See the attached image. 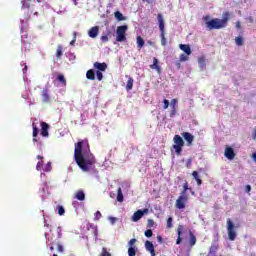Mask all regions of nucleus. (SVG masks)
Here are the masks:
<instances>
[{
  "mask_svg": "<svg viewBox=\"0 0 256 256\" xmlns=\"http://www.w3.org/2000/svg\"><path fill=\"white\" fill-rule=\"evenodd\" d=\"M199 65L202 67H205V58H200L199 59Z\"/></svg>",
  "mask_w": 256,
  "mask_h": 256,
  "instance_id": "obj_49",
  "label": "nucleus"
},
{
  "mask_svg": "<svg viewBox=\"0 0 256 256\" xmlns=\"http://www.w3.org/2000/svg\"><path fill=\"white\" fill-rule=\"evenodd\" d=\"M145 249H146V251H148L151 254V256H155L156 255L155 254V246L153 245V242L147 240L145 242Z\"/></svg>",
  "mask_w": 256,
  "mask_h": 256,
  "instance_id": "obj_12",
  "label": "nucleus"
},
{
  "mask_svg": "<svg viewBox=\"0 0 256 256\" xmlns=\"http://www.w3.org/2000/svg\"><path fill=\"white\" fill-rule=\"evenodd\" d=\"M173 227V217H169L167 219V229H171Z\"/></svg>",
  "mask_w": 256,
  "mask_h": 256,
  "instance_id": "obj_36",
  "label": "nucleus"
},
{
  "mask_svg": "<svg viewBox=\"0 0 256 256\" xmlns=\"http://www.w3.org/2000/svg\"><path fill=\"white\" fill-rule=\"evenodd\" d=\"M150 69H155L157 73H161V66L159 65V59L153 58V64L150 65Z\"/></svg>",
  "mask_w": 256,
  "mask_h": 256,
  "instance_id": "obj_14",
  "label": "nucleus"
},
{
  "mask_svg": "<svg viewBox=\"0 0 256 256\" xmlns=\"http://www.w3.org/2000/svg\"><path fill=\"white\" fill-rule=\"evenodd\" d=\"M252 138L254 139V141H256V128L254 129V133L252 135Z\"/></svg>",
  "mask_w": 256,
  "mask_h": 256,
  "instance_id": "obj_53",
  "label": "nucleus"
},
{
  "mask_svg": "<svg viewBox=\"0 0 256 256\" xmlns=\"http://www.w3.org/2000/svg\"><path fill=\"white\" fill-rule=\"evenodd\" d=\"M226 228L229 241H235V239H237V226H235L230 218L226 221Z\"/></svg>",
  "mask_w": 256,
  "mask_h": 256,
  "instance_id": "obj_5",
  "label": "nucleus"
},
{
  "mask_svg": "<svg viewBox=\"0 0 256 256\" xmlns=\"http://www.w3.org/2000/svg\"><path fill=\"white\" fill-rule=\"evenodd\" d=\"M44 171H51V162H48Z\"/></svg>",
  "mask_w": 256,
  "mask_h": 256,
  "instance_id": "obj_51",
  "label": "nucleus"
},
{
  "mask_svg": "<svg viewBox=\"0 0 256 256\" xmlns=\"http://www.w3.org/2000/svg\"><path fill=\"white\" fill-rule=\"evenodd\" d=\"M222 17L223 19L214 18L206 22L207 29L213 31V29H223L227 27V23L229 22V12L224 13Z\"/></svg>",
  "mask_w": 256,
  "mask_h": 256,
  "instance_id": "obj_2",
  "label": "nucleus"
},
{
  "mask_svg": "<svg viewBox=\"0 0 256 256\" xmlns=\"http://www.w3.org/2000/svg\"><path fill=\"white\" fill-rule=\"evenodd\" d=\"M57 249H58L59 253H63V251H64V248L61 244H57Z\"/></svg>",
  "mask_w": 256,
  "mask_h": 256,
  "instance_id": "obj_50",
  "label": "nucleus"
},
{
  "mask_svg": "<svg viewBox=\"0 0 256 256\" xmlns=\"http://www.w3.org/2000/svg\"><path fill=\"white\" fill-rule=\"evenodd\" d=\"M219 251V243L213 242L212 245L209 248V255H215Z\"/></svg>",
  "mask_w": 256,
  "mask_h": 256,
  "instance_id": "obj_15",
  "label": "nucleus"
},
{
  "mask_svg": "<svg viewBox=\"0 0 256 256\" xmlns=\"http://www.w3.org/2000/svg\"><path fill=\"white\" fill-rule=\"evenodd\" d=\"M246 191H247V193H249L251 191V185L246 186Z\"/></svg>",
  "mask_w": 256,
  "mask_h": 256,
  "instance_id": "obj_54",
  "label": "nucleus"
},
{
  "mask_svg": "<svg viewBox=\"0 0 256 256\" xmlns=\"http://www.w3.org/2000/svg\"><path fill=\"white\" fill-rule=\"evenodd\" d=\"M41 133L42 137H49V124L47 122H41Z\"/></svg>",
  "mask_w": 256,
  "mask_h": 256,
  "instance_id": "obj_11",
  "label": "nucleus"
},
{
  "mask_svg": "<svg viewBox=\"0 0 256 256\" xmlns=\"http://www.w3.org/2000/svg\"><path fill=\"white\" fill-rule=\"evenodd\" d=\"M173 142L174 144L172 145V148L176 155H181V153H183V147H185V141L180 135L176 134L173 138Z\"/></svg>",
  "mask_w": 256,
  "mask_h": 256,
  "instance_id": "obj_3",
  "label": "nucleus"
},
{
  "mask_svg": "<svg viewBox=\"0 0 256 256\" xmlns=\"http://www.w3.org/2000/svg\"><path fill=\"white\" fill-rule=\"evenodd\" d=\"M126 89L127 91H131V89H133V78H129L126 84Z\"/></svg>",
  "mask_w": 256,
  "mask_h": 256,
  "instance_id": "obj_33",
  "label": "nucleus"
},
{
  "mask_svg": "<svg viewBox=\"0 0 256 256\" xmlns=\"http://www.w3.org/2000/svg\"><path fill=\"white\" fill-rule=\"evenodd\" d=\"M187 201H189V195L180 194L175 203L176 209H185Z\"/></svg>",
  "mask_w": 256,
  "mask_h": 256,
  "instance_id": "obj_7",
  "label": "nucleus"
},
{
  "mask_svg": "<svg viewBox=\"0 0 256 256\" xmlns=\"http://www.w3.org/2000/svg\"><path fill=\"white\" fill-rule=\"evenodd\" d=\"M57 209H58V215L60 216L65 215V208L63 206L59 205Z\"/></svg>",
  "mask_w": 256,
  "mask_h": 256,
  "instance_id": "obj_35",
  "label": "nucleus"
},
{
  "mask_svg": "<svg viewBox=\"0 0 256 256\" xmlns=\"http://www.w3.org/2000/svg\"><path fill=\"white\" fill-rule=\"evenodd\" d=\"M137 255V250L135 247H129L128 248V256H136Z\"/></svg>",
  "mask_w": 256,
  "mask_h": 256,
  "instance_id": "obj_34",
  "label": "nucleus"
},
{
  "mask_svg": "<svg viewBox=\"0 0 256 256\" xmlns=\"http://www.w3.org/2000/svg\"><path fill=\"white\" fill-rule=\"evenodd\" d=\"M179 48L186 53V55H191V46H189V44H180Z\"/></svg>",
  "mask_w": 256,
  "mask_h": 256,
  "instance_id": "obj_18",
  "label": "nucleus"
},
{
  "mask_svg": "<svg viewBox=\"0 0 256 256\" xmlns=\"http://www.w3.org/2000/svg\"><path fill=\"white\" fill-rule=\"evenodd\" d=\"M94 216H95V217H94L95 221H99V219L102 217L100 211H97V212L94 214Z\"/></svg>",
  "mask_w": 256,
  "mask_h": 256,
  "instance_id": "obj_41",
  "label": "nucleus"
},
{
  "mask_svg": "<svg viewBox=\"0 0 256 256\" xmlns=\"http://www.w3.org/2000/svg\"><path fill=\"white\" fill-rule=\"evenodd\" d=\"M50 251H55V247L54 246H50Z\"/></svg>",
  "mask_w": 256,
  "mask_h": 256,
  "instance_id": "obj_62",
  "label": "nucleus"
},
{
  "mask_svg": "<svg viewBox=\"0 0 256 256\" xmlns=\"http://www.w3.org/2000/svg\"><path fill=\"white\" fill-rule=\"evenodd\" d=\"M32 3H35V0H21L22 9H31Z\"/></svg>",
  "mask_w": 256,
  "mask_h": 256,
  "instance_id": "obj_20",
  "label": "nucleus"
},
{
  "mask_svg": "<svg viewBox=\"0 0 256 256\" xmlns=\"http://www.w3.org/2000/svg\"><path fill=\"white\" fill-rule=\"evenodd\" d=\"M190 247L195 246V244L197 243V237H195V234H193V232H190Z\"/></svg>",
  "mask_w": 256,
  "mask_h": 256,
  "instance_id": "obj_31",
  "label": "nucleus"
},
{
  "mask_svg": "<svg viewBox=\"0 0 256 256\" xmlns=\"http://www.w3.org/2000/svg\"><path fill=\"white\" fill-rule=\"evenodd\" d=\"M96 77H97L98 81H102L103 80V73L98 70L96 72Z\"/></svg>",
  "mask_w": 256,
  "mask_h": 256,
  "instance_id": "obj_39",
  "label": "nucleus"
},
{
  "mask_svg": "<svg viewBox=\"0 0 256 256\" xmlns=\"http://www.w3.org/2000/svg\"><path fill=\"white\" fill-rule=\"evenodd\" d=\"M32 127H33V133H32L33 141L38 143L39 140H37V135H39V128L35 125V123L32 124Z\"/></svg>",
  "mask_w": 256,
  "mask_h": 256,
  "instance_id": "obj_23",
  "label": "nucleus"
},
{
  "mask_svg": "<svg viewBox=\"0 0 256 256\" xmlns=\"http://www.w3.org/2000/svg\"><path fill=\"white\" fill-rule=\"evenodd\" d=\"M153 225H155V221H153V219H148L147 227L151 228V227H153Z\"/></svg>",
  "mask_w": 256,
  "mask_h": 256,
  "instance_id": "obj_46",
  "label": "nucleus"
},
{
  "mask_svg": "<svg viewBox=\"0 0 256 256\" xmlns=\"http://www.w3.org/2000/svg\"><path fill=\"white\" fill-rule=\"evenodd\" d=\"M171 109H177V99H172L170 102Z\"/></svg>",
  "mask_w": 256,
  "mask_h": 256,
  "instance_id": "obj_37",
  "label": "nucleus"
},
{
  "mask_svg": "<svg viewBox=\"0 0 256 256\" xmlns=\"http://www.w3.org/2000/svg\"><path fill=\"white\" fill-rule=\"evenodd\" d=\"M157 240H158L160 243H163V237L157 236Z\"/></svg>",
  "mask_w": 256,
  "mask_h": 256,
  "instance_id": "obj_56",
  "label": "nucleus"
},
{
  "mask_svg": "<svg viewBox=\"0 0 256 256\" xmlns=\"http://www.w3.org/2000/svg\"><path fill=\"white\" fill-rule=\"evenodd\" d=\"M108 219H109L111 225H115V223H117V218L116 217H111L110 216Z\"/></svg>",
  "mask_w": 256,
  "mask_h": 256,
  "instance_id": "obj_45",
  "label": "nucleus"
},
{
  "mask_svg": "<svg viewBox=\"0 0 256 256\" xmlns=\"http://www.w3.org/2000/svg\"><path fill=\"white\" fill-rule=\"evenodd\" d=\"M177 233H178V238L176 240V245H181V241H182L181 234L183 233V225L178 226Z\"/></svg>",
  "mask_w": 256,
  "mask_h": 256,
  "instance_id": "obj_24",
  "label": "nucleus"
},
{
  "mask_svg": "<svg viewBox=\"0 0 256 256\" xmlns=\"http://www.w3.org/2000/svg\"><path fill=\"white\" fill-rule=\"evenodd\" d=\"M102 43H107L109 41V37L107 35L101 36Z\"/></svg>",
  "mask_w": 256,
  "mask_h": 256,
  "instance_id": "obj_47",
  "label": "nucleus"
},
{
  "mask_svg": "<svg viewBox=\"0 0 256 256\" xmlns=\"http://www.w3.org/2000/svg\"><path fill=\"white\" fill-rule=\"evenodd\" d=\"M135 243H137V239L132 238V239L128 242V246H129V247H135Z\"/></svg>",
  "mask_w": 256,
  "mask_h": 256,
  "instance_id": "obj_40",
  "label": "nucleus"
},
{
  "mask_svg": "<svg viewBox=\"0 0 256 256\" xmlns=\"http://www.w3.org/2000/svg\"><path fill=\"white\" fill-rule=\"evenodd\" d=\"M88 35L89 37H91V39H95V37L99 35V26H94L90 28V30L88 31Z\"/></svg>",
  "mask_w": 256,
  "mask_h": 256,
  "instance_id": "obj_13",
  "label": "nucleus"
},
{
  "mask_svg": "<svg viewBox=\"0 0 256 256\" xmlns=\"http://www.w3.org/2000/svg\"><path fill=\"white\" fill-rule=\"evenodd\" d=\"M191 161H192L191 158H189V159H188V162H187V164H186V167H190V166H191Z\"/></svg>",
  "mask_w": 256,
  "mask_h": 256,
  "instance_id": "obj_55",
  "label": "nucleus"
},
{
  "mask_svg": "<svg viewBox=\"0 0 256 256\" xmlns=\"http://www.w3.org/2000/svg\"><path fill=\"white\" fill-rule=\"evenodd\" d=\"M129 29V26L127 25H122L118 26L116 29V41L118 43H123L124 41H127V30Z\"/></svg>",
  "mask_w": 256,
  "mask_h": 256,
  "instance_id": "obj_6",
  "label": "nucleus"
},
{
  "mask_svg": "<svg viewBox=\"0 0 256 256\" xmlns=\"http://www.w3.org/2000/svg\"><path fill=\"white\" fill-rule=\"evenodd\" d=\"M182 137H183V139H185L188 146L193 145V141H195V136H193L191 133L183 132Z\"/></svg>",
  "mask_w": 256,
  "mask_h": 256,
  "instance_id": "obj_10",
  "label": "nucleus"
},
{
  "mask_svg": "<svg viewBox=\"0 0 256 256\" xmlns=\"http://www.w3.org/2000/svg\"><path fill=\"white\" fill-rule=\"evenodd\" d=\"M192 177H194L195 181L197 182V185H203V180L199 177V173L197 171L192 172Z\"/></svg>",
  "mask_w": 256,
  "mask_h": 256,
  "instance_id": "obj_26",
  "label": "nucleus"
},
{
  "mask_svg": "<svg viewBox=\"0 0 256 256\" xmlns=\"http://www.w3.org/2000/svg\"><path fill=\"white\" fill-rule=\"evenodd\" d=\"M136 43H137L138 49H143V47H145V40L141 36H137Z\"/></svg>",
  "mask_w": 256,
  "mask_h": 256,
  "instance_id": "obj_25",
  "label": "nucleus"
},
{
  "mask_svg": "<svg viewBox=\"0 0 256 256\" xmlns=\"http://www.w3.org/2000/svg\"><path fill=\"white\" fill-rule=\"evenodd\" d=\"M27 71V63H24L23 73Z\"/></svg>",
  "mask_w": 256,
  "mask_h": 256,
  "instance_id": "obj_58",
  "label": "nucleus"
},
{
  "mask_svg": "<svg viewBox=\"0 0 256 256\" xmlns=\"http://www.w3.org/2000/svg\"><path fill=\"white\" fill-rule=\"evenodd\" d=\"M86 77L90 81H95V71L93 69L88 70L86 73Z\"/></svg>",
  "mask_w": 256,
  "mask_h": 256,
  "instance_id": "obj_27",
  "label": "nucleus"
},
{
  "mask_svg": "<svg viewBox=\"0 0 256 256\" xmlns=\"http://www.w3.org/2000/svg\"><path fill=\"white\" fill-rule=\"evenodd\" d=\"M187 191H191L192 195H195L193 189L189 188V182H185L183 184V190L181 191L180 195H187Z\"/></svg>",
  "mask_w": 256,
  "mask_h": 256,
  "instance_id": "obj_17",
  "label": "nucleus"
},
{
  "mask_svg": "<svg viewBox=\"0 0 256 256\" xmlns=\"http://www.w3.org/2000/svg\"><path fill=\"white\" fill-rule=\"evenodd\" d=\"M235 43H236V45H237L238 47L243 46V43H244L243 37L237 36V37L235 38Z\"/></svg>",
  "mask_w": 256,
  "mask_h": 256,
  "instance_id": "obj_32",
  "label": "nucleus"
},
{
  "mask_svg": "<svg viewBox=\"0 0 256 256\" xmlns=\"http://www.w3.org/2000/svg\"><path fill=\"white\" fill-rule=\"evenodd\" d=\"M94 69H98V71H106L107 69V63L103 62V63H100V62H95L94 63Z\"/></svg>",
  "mask_w": 256,
  "mask_h": 256,
  "instance_id": "obj_16",
  "label": "nucleus"
},
{
  "mask_svg": "<svg viewBox=\"0 0 256 256\" xmlns=\"http://www.w3.org/2000/svg\"><path fill=\"white\" fill-rule=\"evenodd\" d=\"M144 235L145 237H148V238L153 237V230L151 229L146 230Z\"/></svg>",
  "mask_w": 256,
  "mask_h": 256,
  "instance_id": "obj_38",
  "label": "nucleus"
},
{
  "mask_svg": "<svg viewBox=\"0 0 256 256\" xmlns=\"http://www.w3.org/2000/svg\"><path fill=\"white\" fill-rule=\"evenodd\" d=\"M61 236H62L61 231H59L58 232V239H61Z\"/></svg>",
  "mask_w": 256,
  "mask_h": 256,
  "instance_id": "obj_61",
  "label": "nucleus"
},
{
  "mask_svg": "<svg viewBox=\"0 0 256 256\" xmlns=\"http://www.w3.org/2000/svg\"><path fill=\"white\" fill-rule=\"evenodd\" d=\"M74 199H77L78 201H85V192L83 190H78L75 193Z\"/></svg>",
  "mask_w": 256,
  "mask_h": 256,
  "instance_id": "obj_19",
  "label": "nucleus"
},
{
  "mask_svg": "<svg viewBox=\"0 0 256 256\" xmlns=\"http://www.w3.org/2000/svg\"><path fill=\"white\" fill-rule=\"evenodd\" d=\"M224 157L229 159V161H233L235 159V150H233L230 146L225 148Z\"/></svg>",
  "mask_w": 256,
  "mask_h": 256,
  "instance_id": "obj_9",
  "label": "nucleus"
},
{
  "mask_svg": "<svg viewBox=\"0 0 256 256\" xmlns=\"http://www.w3.org/2000/svg\"><path fill=\"white\" fill-rule=\"evenodd\" d=\"M37 159H43V156L38 155V156H37Z\"/></svg>",
  "mask_w": 256,
  "mask_h": 256,
  "instance_id": "obj_63",
  "label": "nucleus"
},
{
  "mask_svg": "<svg viewBox=\"0 0 256 256\" xmlns=\"http://www.w3.org/2000/svg\"><path fill=\"white\" fill-rule=\"evenodd\" d=\"M42 99L43 103H49L50 97H49V89L44 88L42 91Z\"/></svg>",
  "mask_w": 256,
  "mask_h": 256,
  "instance_id": "obj_21",
  "label": "nucleus"
},
{
  "mask_svg": "<svg viewBox=\"0 0 256 256\" xmlns=\"http://www.w3.org/2000/svg\"><path fill=\"white\" fill-rule=\"evenodd\" d=\"M75 38L70 42V45H75Z\"/></svg>",
  "mask_w": 256,
  "mask_h": 256,
  "instance_id": "obj_60",
  "label": "nucleus"
},
{
  "mask_svg": "<svg viewBox=\"0 0 256 256\" xmlns=\"http://www.w3.org/2000/svg\"><path fill=\"white\" fill-rule=\"evenodd\" d=\"M163 103H164L163 109H169V100L164 99V100H163Z\"/></svg>",
  "mask_w": 256,
  "mask_h": 256,
  "instance_id": "obj_44",
  "label": "nucleus"
},
{
  "mask_svg": "<svg viewBox=\"0 0 256 256\" xmlns=\"http://www.w3.org/2000/svg\"><path fill=\"white\" fill-rule=\"evenodd\" d=\"M175 115H177V108H171L170 117H175Z\"/></svg>",
  "mask_w": 256,
  "mask_h": 256,
  "instance_id": "obj_43",
  "label": "nucleus"
},
{
  "mask_svg": "<svg viewBox=\"0 0 256 256\" xmlns=\"http://www.w3.org/2000/svg\"><path fill=\"white\" fill-rule=\"evenodd\" d=\"M149 210L148 209H144V210H137L133 216H132V221H134V223H137V221H139L144 215L145 213H148Z\"/></svg>",
  "mask_w": 256,
  "mask_h": 256,
  "instance_id": "obj_8",
  "label": "nucleus"
},
{
  "mask_svg": "<svg viewBox=\"0 0 256 256\" xmlns=\"http://www.w3.org/2000/svg\"><path fill=\"white\" fill-rule=\"evenodd\" d=\"M57 81H58V83L61 84L62 87H67V79H65V75L58 74Z\"/></svg>",
  "mask_w": 256,
  "mask_h": 256,
  "instance_id": "obj_22",
  "label": "nucleus"
},
{
  "mask_svg": "<svg viewBox=\"0 0 256 256\" xmlns=\"http://www.w3.org/2000/svg\"><path fill=\"white\" fill-rule=\"evenodd\" d=\"M63 57V46L58 45L56 50V58L61 59Z\"/></svg>",
  "mask_w": 256,
  "mask_h": 256,
  "instance_id": "obj_28",
  "label": "nucleus"
},
{
  "mask_svg": "<svg viewBox=\"0 0 256 256\" xmlns=\"http://www.w3.org/2000/svg\"><path fill=\"white\" fill-rule=\"evenodd\" d=\"M116 199L119 203H123L124 197H123V190L121 188H118V190H117V198Z\"/></svg>",
  "mask_w": 256,
  "mask_h": 256,
  "instance_id": "obj_30",
  "label": "nucleus"
},
{
  "mask_svg": "<svg viewBox=\"0 0 256 256\" xmlns=\"http://www.w3.org/2000/svg\"><path fill=\"white\" fill-rule=\"evenodd\" d=\"M188 59H189V57L186 56L185 54L180 55V61H187Z\"/></svg>",
  "mask_w": 256,
  "mask_h": 256,
  "instance_id": "obj_48",
  "label": "nucleus"
},
{
  "mask_svg": "<svg viewBox=\"0 0 256 256\" xmlns=\"http://www.w3.org/2000/svg\"><path fill=\"white\" fill-rule=\"evenodd\" d=\"M157 19L160 29L161 45L165 47V45H167V38H165V19L163 18V14H157Z\"/></svg>",
  "mask_w": 256,
  "mask_h": 256,
  "instance_id": "obj_4",
  "label": "nucleus"
},
{
  "mask_svg": "<svg viewBox=\"0 0 256 256\" xmlns=\"http://www.w3.org/2000/svg\"><path fill=\"white\" fill-rule=\"evenodd\" d=\"M36 169H37V171H41V169H43V161H40L37 163Z\"/></svg>",
  "mask_w": 256,
  "mask_h": 256,
  "instance_id": "obj_42",
  "label": "nucleus"
},
{
  "mask_svg": "<svg viewBox=\"0 0 256 256\" xmlns=\"http://www.w3.org/2000/svg\"><path fill=\"white\" fill-rule=\"evenodd\" d=\"M83 151L84 153L90 151L89 142L85 140H81L75 144L74 157L78 167L82 169V171H89L91 169V165L95 163V156L90 154L88 158H85Z\"/></svg>",
  "mask_w": 256,
  "mask_h": 256,
  "instance_id": "obj_1",
  "label": "nucleus"
},
{
  "mask_svg": "<svg viewBox=\"0 0 256 256\" xmlns=\"http://www.w3.org/2000/svg\"><path fill=\"white\" fill-rule=\"evenodd\" d=\"M236 29H241V22H236Z\"/></svg>",
  "mask_w": 256,
  "mask_h": 256,
  "instance_id": "obj_52",
  "label": "nucleus"
},
{
  "mask_svg": "<svg viewBox=\"0 0 256 256\" xmlns=\"http://www.w3.org/2000/svg\"><path fill=\"white\" fill-rule=\"evenodd\" d=\"M252 159H253V161L256 162V152H254V153L252 154Z\"/></svg>",
  "mask_w": 256,
  "mask_h": 256,
  "instance_id": "obj_57",
  "label": "nucleus"
},
{
  "mask_svg": "<svg viewBox=\"0 0 256 256\" xmlns=\"http://www.w3.org/2000/svg\"><path fill=\"white\" fill-rule=\"evenodd\" d=\"M115 18L117 19V21H125L127 18L125 16H123V13L116 11L114 13Z\"/></svg>",
  "mask_w": 256,
  "mask_h": 256,
  "instance_id": "obj_29",
  "label": "nucleus"
},
{
  "mask_svg": "<svg viewBox=\"0 0 256 256\" xmlns=\"http://www.w3.org/2000/svg\"><path fill=\"white\" fill-rule=\"evenodd\" d=\"M203 19L204 21H209V16H204Z\"/></svg>",
  "mask_w": 256,
  "mask_h": 256,
  "instance_id": "obj_59",
  "label": "nucleus"
},
{
  "mask_svg": "<svg viewBox=\"0 0 256 256\" xmlns=\"http://www.w3.org/2000/svg\"><path fill=\"white\" fill-rule=\"evenodd\" d=\"M74 5H77V0H72Z\"/></svg>",
  "mask_w": 256,
  "mask_h": 256,
  "instance_id": "obj_64",
  "label": "nucleus"
}]
</instances>
